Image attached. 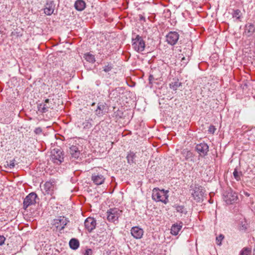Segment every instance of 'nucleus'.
Wrapping results in <instances>:
<instances>
[{
  "mask_svg": "<svg viewBox=\"0 0 255 255\" xmlns=\"http://www.w3.org/2000/svg\"><path fill=\"white\" fill-rule=\"evenodd\" d=\"M168 191L158 188H154L152 190V199L156 202H161L166 204L168 202Z\"/></svg>",
  "mask_w": 255,
  "mask_h": 255,
  "instance_id": "f257e3e1",
  "label": "nucleus"
},
{
  "mask_svg": "<svg viewBox=\"0 0 255 255\" xmlns=\"http://www.w3.org/2000/svg\"><path fill=\"white\" fill-rule=\"evenodd\" d=\"M145 46L144 40L139 35H135V37H132V46L134 50L138 52H142L144 50Z\"/></svg>",
  "mask_w": 255,
  "mask_h": 255,
  "instance_id": "f03ea898",
  "label": "nucleus"
},
{
  "mask_svg": "<svg viewBox=\"0 0 255 255\" xmlns=\"http://www.w3.org/2000/svg\"><path fill=\"white\" fill-rule=\"evenodd\" d=\"M107 220L112 223H115L118 221L119 218L122 214V211L118 208H112L107 211Z\"/></svg>",
  "mask_w": 255,
  "mask_h": 255,
  "instance_id": "7ed1b4c3",
  "label": "nucleus"
},
{
  "mask_svg": "<svg viewBox=\"0 0 255 255\" xmlns=\"http://www.w3.org/2000/svg\"><path fill=\"white\" fill-rule=\"evenodd\" d=\"M237 199V193L231 189L226 191L224 194V200L228 204H233Z\"/></svg>",
  "mask_w": 255,
  "mask_h": 255,
  "instance_id": "20e7f679",
  "label": "nucleus"
},
{
  "mask_svg": "<svg viewBox=\"0 0 255 255\" xmlns=\"http://www.w3.org/2000/svg\"><path fill=\"white\" fill-rule=\"evenodd\" d=\"M37 197V195L33 192L30 193L26 196L23 201V208L26 210L28 207L34 205Z\"/></svg>",
  "mask_w": 255,
  "mask_h": 255,
  "instance_id": "39448f33",
  "label": "nucleus"
},
{
  "mask_svg": "<svg viewBox=\"0 0 255 255\" xmlns=\"http://www.w3.org/2000/svg\"><path fill=\"white\" fill-rule=\"evenodd\" d=\"M50 158L54 163L59 164L63 161V155L60 150L54 149Z\"/></svg>",
  "mask_w": 255,
  "mask_h": 255,
  "instance_id": "423d86ee",
  "label": "nucleus"
},
{
  "mask_svg": "<svg viewBox=\"0 0 255 255\" xmlns=\"http://www.w3.org/2000/svg\"><path fill=\"white\" fill-rule=\"evenodd\" d=\"M204 195L203 189L202 187L196 185L192 193V196L194 199L197 202H200L202 200Z\"/></svg>",
  "mask_w": 255,
  "mask_h": 255,
  "instance_id": "0eeeda50",
  "label": "nucleus"
},
{
  "mask_svg": "<svg viewBox=\"0 0 255 255\" xmlns=\"http://www.w3.org/2000/svg\"><path fill=\"white\" fill-rule=\"evenodd\" d=\"M91 179L95 184L100 185L104 183L106 178L103 173L98 172L92 174Z\"/></svg>",
  "mask_w": 255,
  "mask_h": 255,
  "instance_id": "6e6552de",
  "label": "nucleus"
},
{
  "mask_svg": "<svg viewBox=\"0 0 255 255\" xmlns=\"http://www.w3.org/2000/svg\"><path fill=\"white\" fill-rule=\"evenodd\" d=\"M56 189L55 182L54 180L47 181L44 185V190L47 194L52 195Z\"/></svg>",
  "mask_w": 255,
  "mask_h": 255,
  "instance_id": "1a4fd4ad",
  "label": "nucleus"
},
{
  "mask_svg": "<svg viewBox=\"0 0 255 255\" xmlns=\"http://www.w3.org/2000/svg\"><path fill=\"white\" fill-rule=\"evenodd\" d=\"M69 222V221L64 217H59L58 218L55 219L53 222V225L57 228L63 230L65 226Z\"/></svg>",
  "mask_w": 255,
  "mask_h": 255,
  "instance_id": "9d476101",
  "label": "nucleus"
},
{
  "mask_svg": "<svg viewBox=\"0 0 255 255\" xmlns=\"http://www.w3.org/2000/svg\"><path fill=\"white\" fill-rule=\"evenodd\" d=\"M179 39V34L175 31H171L166 35V41L168 43L173 45L176 43Z\"/></svg>",
  "mask_w": 255,
  "mask_h": 255,
  "instance_id": "9b49d317",
  "label": "nucleus"
},
{
  "mask_svg": "<svg viewBox=\"0 0 255 255\" xmlns=\"http://www.w3.org/2000/svg\"><path fill=\"white\" fill-rule=\"evenodd\" d=\"M196 150L200 155L204 156L207 154L209 151V147L206 143H201L196 145Z\"/></svg>",
  "mask_w": 255,
  "mask_h": 255,
  "instance_id": "f8f14e48",
  "label": "nucleus"
},
{
  "mask_svg": "<svg viewBox=\"0 0 255 255\" xmlns=\"http://www.w3.org/2000/svg\"><path fill=\"white\" fill-rule=\"evenodd\" d=\"M84 225L85 228L88 232H91L95 229L96 222L93 218L89 217L86 219Z\"/></svg>",
  "mask_w": 255,
  "mask_h": 255,
  "instance_id": "ddd939ff",
  "label": "nucleus"
},
{
  "mask_svg": "<svg viewBox=\"0 0 255 255\" xmlns=\"http://www.w3.org/2000/svg\"><path fill=\"white\" fill-rule=\"evenodd\" d=\"M131 235L136 239H141L143 234V231L142 229L138 227H133L130 230Z\"/></svg>",
  "mask_w": 255,
  "mask_h": 255,
  "instance_id": "4468645a",
  "label": "nucleus"
},
{
  "mask_svg": "<svg viewBox=\"0 0 255 255\" xmlns=\"http://www.w3.org/2000/svg\"><path fill=\"white\" fill-rule=\"evenodd\" d=\"M55 9V4L52 1H47L44 9V13L50 15L53 13Z\"/></svg>",
  "mask_w": 255,
  "mask_h": 255,
  "instance_id": "2eb2a0df",
  "label": "nucleus"
},
{
  "mask_svg": "<svg viewBox=\"0 0 255 255\" xmlns=\"http://www.w3.org/2000/svg\"><path fill=\"white\" fill-rule=\"evenodd\" d=\"M49 99H46L44 103H41L38 105V112L40 113H45L47 112L50 108L49 105Z\"/></svg>",
  "mask_w": 255,
  "mask_h": 255,
  "instance_id": "dca6fc26",
  "label": "nucleus"
},
{
  "mask_svg": "<svg viewBox=\"0 0 255 255\" xmlns=\"http://www.w3.org/2000/svg\"><path fill=\"white\" fill-rule=\"evenodd\" d=\"M70 153L72 157L77 159L80 155V151L78 146L76 145H72L70 147Z\"/></svg>",
  "mask_w": 255,
  "mask_h": 255,
  "instance_id": "f3484780",
  "label": "nucleus"
},
{
  "mask_svg": "<svg viewBox=\"0 0 255 255\" xmlns=\"http://www.w3.org/2000/svg\"><path fill=\"white\" fill-rule=\"evenodd\" d=\"M85 2L82 0H77L74 4L75 8L79 11L83 10L85 8Z\"/></svg>",
  "mask_w": 255,
  "mask_h": 255,
  "instance_id": "a211bd4d",
  "label": "nucleus"
},
{
  "mask_svg": "<svg viewBox=\"0 0 255 255\" xmlns=\"http://www.w3.org/2000/svg\"><path fill=\"white\" fill-rule=\"evenodd\" d=\"M105 109V105L103 104H99L97 109L96 110V114L98 117H101L104 115V110Z\"/></svg>",
  "mask_w": 255,
  "mask_h": 255,
  "instance_id": "6ab92c4d",
  "label": "nucleus"
},
{
  "mask_svg": "<svg viewBox=\"0 0 255 255\" xmlns=\"http://www.w3.org/2000/svg\"><path fill=\"white\" fill-rule=\"evenodd\" d=\"M182 228V225L174 224L172 226L170 233L173 235H177Z\"/></svg>",
  "mask_w": 255,
  "mask_h": 255,
  "instance_id": "aec40b11",
  "label": "nucleus"
},
{
  "mask_svg": "<svg viewBox=\"0 0 255 255\" xmlns=\"http://www.w3.org/2000/svg\"><path fill=\"white\" fill-rule=\"evenodd\" d=\"M255 31V27L253 24H249L246 25V32L248 36H251Z\"/></svg>",
  "mask_w": 255,
  "mask_h": 255,
  "instance_id": "412c9836",
  "label": "nucleus"
},
{
  "mask_svg": "<svg viewBox=\"0 0 255 255\" xmlns=\"http://www.w3.org/2000/svg\"><path fill=\"white\" fill-rule=\"evenodd\" d=\"M69 246L71 249L76 250L79 246V241L76 239H72L69 242Z\"/></svg>",
  "mask_w": 255,
  "mask_h": 255,
  "instance_id": "4be33fe9",
  "label": "nucleus"
},
{
  "mask_svg": "<svg viewBox=\"0 0 255 255\" xmlns=\"http://www.w3.org/2000/svg\"><path fill=\"white\" fill-rule=\"evenodd\" d=\"M84 58L87 61L91 63H94L95 61L94 56L89 53L85 54Z\"/></svg>",
  "mask_w": 255,
  "mask_h": 255,
  "instance_id": "5701e85b",
  "label": "nucleus"
},
{
  "mask_svg": "<svg viewBox=\"0 0 255 255\" xmlns=\"http://www.w3.org/2000/svg\"><path fill=\"white\" fill-rule=\"evenodd\" d=\"M182 154H183L186 160H188L189 158H191L193 156L192 152L186 149H184L182 151Z\"/></svg>",
  "mask_w": 255,
  "mask_h": 255,
  "instance_id": "b1692460",
  "label": "nucleus"
},
{
  "mask_svg": "<svg viewBox=\"0 0 255 255\" xmlns=\"http://www.w3.org/2000/svg\"><path fill=\"white\" fill-rule=\"evenodd\" d=\"M175 208L177 212L180 214H185L187 212L184 206L182 205H176L175 206Z\"/></svg>",
  "mask_w": 255,
  "mask_h": 255,
  "instance_id": "393cba45",
  "label": "nucleus"
},
{
  "mask_svg": "<svg viewBox=\"0 0 255 255\" xmlns=\"http://www.w3.org/2000/svg\"><path fill=\"white\" fill-rule=\"evenodd\" d=\"M233 175L234 178L237 180L239 181L241 180V177L242 176V172H239L237 169H235L233 172Z\"/></svg>",
  "mask_w": 255,
  "mask_h": 255,
  "instance_id": "a878e982",
  "label": "nucleus"
},
{
  "mask_svg": "<svg viewBox=\"0 0 255 255\" xmlns=\"http://www.w3.org/2000/svg\"><path fill=\"white\" fill-rule=\"evenodd\" d=\"M181 85V83L178 81L172 82L170 84V87L174 90H176Z\"/></svg>",
  "mask_w": 255,
  "mask_h": 255,
  "instance_id": "bb28decb",
  "label": "nucleus"
},
{
  "mask_svg": "<svg viewBox=\"0 0 255 255\" xmlns=\"http://www.w3.org/2000/svg\"><path fill=\"white\" fill-rule=\"evenodd\" d=\"M241 11L239 9H236L234 10L232 14L233 17H236L237 19H239L241 16Z\"/></svg>",
  "mask_w": 255,
  "mask_h": 255,
  "instance_id": "cd10ccee",
  "label": "nucleus"
},
{
  "mask_svg": "<svg viewBox=\"0 0 255 255\" xmlns=\"http://www.w3.org/2000/svg\"><path fill=\"white\" fill-rule=\"evenodd\" d=\"M240 255H251V250L248 248H244L241 251Z\"/></svg>",
  "mask_w": 255,
  "mask_h": 255,
  "instance_id": "c85d7f7f",
  "label": "nucleus"
},
{
  "mask_svg": "<svg viewBox=\"0 0 255 255\" xmlns=\"http://www.w3.org/2000/svg\"><path fill=\"white\" fill-rule=\"evenodd\" d=\"M82 125L84 128H90L92 127L91 122L87 120L84 122Z\"/></svg>",
  "mask_w": 255,
  "mask_h": 255,
  "instance_id": "c756f323",
  "label": "nucleus"
},
{
  "mask_svg": "<svg viewBox=\"0 0 255 255\" xmlns=\"http://www.w3.org/2000/svg\"><path fill=\"white\" fill-rule=\"evenodd\" d=\"M224 237L223 235H220L216 238V243L218 245H221V242L224 239Z\"/></svg>",
  "mask_w": 255,
  "mask_h": 255,
  "instance_id": "7c9ffc66",
  "label": "nucleus"
},
{
  "mask_svg": "<svg viewBox=\"0 0 255 255\" xmlns=\"http://www.w3.org/2000/svg\"><path fill=\"white\" fill-rule=\"evenodd\" d=\"M189 60V57H181V65H185L187 64V63L188 62Z\"/></svg>",
  "mask_w": 255,
  "mask_h": 255,
  "instance_id": "2f4dec72",
  "label": "nucleus"
},
{
  "mask_svg": "<svg viewBox=\"0 0 255 255\" xmlns=\"http://www.w3.org/2000/svg\"><path fill=\"white\" fill-rule=\"evenodd\" d=\"M113 68V66L111 64H108V65L105 66L104 67V71L106 72H108L110 71Z\"/></svg>",
  "mask_w": 255,
  "mask_h": 255,
  "instance_id": "473e14b6",
  "label": "nucleus"
},
{
  "mask_svg": "<svg viewBox=\"0 0 255 255\" xmlns=\"http://www.w3.org/2000/svg\"><path fill=\"white\" fill-rule=\"evenodd\" d=\"M134 156V154L133 153H130L129 154H128V155H127V159H128V162L129 163V160L131 159V161H132V159H133V157Z\"/></svg>",
  "mask_w": 255,
  "mask_h": 255,
  "instance_id": "72a5a7b5",
  "label": "nucleus"
},
{
  "mask_svg": "<svg viewBox=\"0 0 255 255\" xmlns=\"http://www.w3.org/2000/svg\"><path fill=\"white\" fill-rule=\"evenodd\" d=\"M216 130V128L214 126H210L209 128L208 131L210 133L213 134L214 133L215 131Z\"/></svg>",
  "mask_w": 255,
  "mask_h": 255,
  "instance_id": "f704fd0d",
  "label": "nucleus"
},
{
  "mask_svg": "<svg viewBox=\"0 0 255 255\" xmlns=\"http://www.w3.org/2000/svg\"><path fill=\"white\" fill-rule=\"evenodd\" d=\"M34 132L36 134H39L42 132V129L40 128H36L34 130Z\"/></svg>",
  "mask_w": 255,
  "mask_h": 255,
  "instance_id": "c9c22d12",
  "label": "nucleus"
},
{
  "mask_svg": "<svg viewBox=\"0 0 255 255\" xmlns=\"http://www.w3.org/2000/svg\"><path fill=\"white\" fill-rule=\"evenodd\" d=\"M92 253V251L91 249H87L84 253V255H91Z\"/></svg>",
  "mask_w": 255,
  "mask_h": 255,
  "instance_id": "e433bc0d",
  "label": "nucleus"
},
{
  "mask_svg": "<svg viewBox=\"0 0 255 255\" xmlns=\"http://www.w3.org/2000/svg\"><path fill=\"white\" fill-rule=\"evenodd\" d=\"M5 241V238L3 236H0V246L2 245Z\"/></svg>",
  "mask_w": 255,
  "mask_h": 255,
  "instance_id": "4c0bfd02",
  "label": "nucleus"
},
{
  "mask_svg": "<svg viewBox=\"0 0 255 255\" xmlns=\"http://www.w3.org/2000/svg\"><path fill=\"white\" fill-rule=\"evenodd\" d=\"M11 36L12 37H14V36L18 37L19 36V35L18 34V33L17 32L13 31L11 33Z\"/></svg>",
  "mask_w": 255,
  "mask_h": 255,
  "instance_id": "58836bf2",
  "label": "nucleus"
},
{
  "mask_svg": "<svg viewBox=\"0 0 255 255\" xmlns=\"http://www.w3.org/2000/svg\"><path fill=\"white\" fill-rule=\"evenodd\" d=\"M14 161H10V163L8 164V166L10 167V168H13L14 167Z\"/></svg>",
  "mask_w": 255,
  "mask_h": 255,
  "instance_id": "ea45409f",
  "label": "nucleus"
},
{
  "mask_svg": "<svg viewBox=\"0 0 255 255\" xmlns=\"http://www.w3.org/2000/svg\"><path fill=\"white\" fill-rule=\"evenodd\" d=\"M246 195L247 196H249V194H248V193H246Z\"/></svg>",
  "mask_w": 255,
  "mask_h": 255,
  "instance_id": "a19ab883",
  "label": "nucleus"
},
{
  "mask_svg": "<svg viewBox=\"0 0 255 255\" xmlns=\"http://www.w3.org/2000/svg\"><path fill=\"white\" fill-rule=\"evenodd\" d=\"M255 255V254H254V255Z\"/></svg>",
  "mask_w": 255,
  "mask_h": 255,
  "instance_id": "79ce46f5",
  "label": "nucleus"
}]
</instances>
